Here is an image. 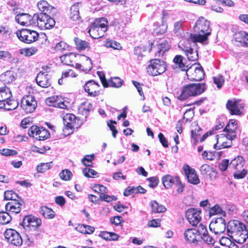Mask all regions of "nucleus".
Masks as SVG:
<instances>
[{
    "instance_id": "nucleus-12",
    "label": "nucleus",
    "mask_w": 248,
    "mask_h": 248,
    "mask_svg": "<svg viewBox=\"0 0 248 248\" xmlns=\"http://www.w3.org/2000/svg\"><path fill=\"white\" fill-rule=\"evenodd\" d=\"M37 84L43 88H47L51 85L50 76L40 72L36 78Z\"/></svg>"
},
{
    "instance_id": "nucleus-20",
    "label": "nucleus",
    "mask_w": 248,
    "mask_h": 248,
    "mask_svg": "<svg viewBox=\"0 0 248 248\" xmlns=\"http://www.w3.org/2000/svg\"><path fill=\"white\" fill-rule=\"evenodd\" d=\"M60 98L61 96L58 95L52 96L47 98L45 100V102L49 107L59 108L60 103Z\"/></svg>"
},
{
    "instance_id": "nucleus-39",
    "label": "nucleus",
    "mask_w": 248,
    "mask_h": 248,
    "mask_svg": "<svg viewBox=\"0 0 248 248\" xmlns=\"http://www.w3.org/2000/svg\"><path fill=\"white\" fill-rule=\"evenodd\" d=\"M162 101L164 105L167 107H170L171 101L170 99L168 97H163L162 98Z\"/></svg>"
},
{
    "instance_id": "nucleus-31",
    "label": "nucleus",
    "mask_w": 248,
    "mask_h": 248,
    "mask_svg": "<svg viewBox=\"0 0 248 248\" xmlns=\"http://www.w3.org/2000/svg\"><path fill=\"white\" fill-rule=\"evenodd\" d=\"M60 103H61L59 104V108H69L71 107L70 103L61 96Z\"/></svg>"
},
{
    "instance_id": "nucleus-24",
    "label": "nucleus",
    "mask_w": 248,
    "mask_h": 248,
    "mask_svg": "<svg viewBox=\"0 0 248 248\" xmlns=\"http://www.w3.org/2000/svg\"><path fill=\"white\" fill-rule=\"evenodd\" d=\"M104 46L107 47H111L114 49L120 50L122 49V46L119 43L112 40H107Z\"/></svg>"
},
{
    "instance_id": "nucleus-14",
    "label": "nucleus",
    "mask_w": 248,
    "mask_h": 248,
    "mask_svg": "<svg viewBox=\"0 0 248 248\" xmlns=\"http://www.w3.org/2000/svg\"><path fill=\"white\" fill-rule=\"evenodd\" d=\"M37 6L41 13L45 14L53 15L56 12V9L50 5L46 0H41L38 2Z\"/></svg>"
},
{
    "instance_id": "nucleus-51",
    "label": "nucleus",
    "mask_w": 248,
    "mask_h": 248,
    "mask_svg": "<svg viewBox=\"0 0 248 248\" xmlns=\"http://www.w3.org/2000/svg\"><path fill=\"white\" fill-rule=\"evenodd\" d=\"M246 81H247V82L248 83V77H246Z\"/></svg>"
},
{
    "instance_id": "nucleus-33",
    "label": "nucleus",
    "mask_w": 248,
    "mask_h": 248,
    "mask_svg": "<svg viewBox=\"0 0 248 248\" xmlns=\"http://www.w3.org/2000/svg\"><path fill=\"white\" fill-rule=\"evenodd\" d=\"M167 30V25L162 23L161 25L155 29V31L157 34H163L166 32Z\"/></svg>"
},
{
    "instance_id": "nucleus-9",
    "label": "nucleus",
    "mask_w": 248,
    "mask_h": 248,
    "mask_svg": "<svg viewBox=\"0 0 248 248\" xmlns=\"http://www.w3.org/2000/svg\"><path fill=\"white\" fill-rule=\"evenodd\" d=\"M16 35L20 41L27 44L36 41L38 38V33L36 31L29 29H22L18 31Z\"/></svg>"
},
{
    "instance_id": "nucleus-6",
    "label": "nucleus",
    "mask_w": 248,
    "mask_h": 248,
    "mask_svg": "<svg viewBox=\"0 0 248 248\" xmlns=\"http://www.w3.org/2000/svg\"><path fill=\"white\" fill-rule=\"evenodd\" d=\"M166 70L165 62L160 59H152L150 61L147 72L151 76H156L163 73Z\"/></svg>"
},
{
    "instance_id": "nucleus-26",
    "label": "nucleus",
    "mask_w": 248,
    "mask_h": 248,
    "mask_svg": "<svg viewBox=\"0 0 248 248\" xmlns=\"http://www.w3.org/2000/svg\"><path fill=\"white\" fill-rule=\"evenodd\" d=\"M85 62L84 63V69L83 71L85 72H89L93 67L92 62L91 59L87 56H83Z\"/></svg>"
},
{
    "instance_id": "nucleus-23",
    "label": "nucleus",
    "mask_w": 248,
    "mask_h": 248,
    "mask_svg": "<svg viewBox=\"0 0 248 248\" xmlns=\"http://www.w3.org/2000/svg\"><path fill=\"white\" fill-rule=\"evenodd\" d=\"M123 80L118 77L112 78L109 79L107 82L108 87H112L114 88H120L122 86Z\"/></svg>"
},
{
    "instance_id": "nucleus-19",
    "label": "nucleus",
    "mask_w": 248,
    "mask_h": 248,
    "mask_svg": "<svg viewBox=\"0 0 248 248\" xmlns=\"http://www.w3.org/2000/svg\"><path fill=\"white\" fill-rule=\"evenodd\" d=\"M74 40L76 48L79 51L84 50L86 49H89L90 48V44L86 41L78 37H75Z\"/></svg>"
},
{
    "instance_id": "nucleus-43",
    "label": "nucleus",
    "mask_w": 248,
    "mask_h": 248,
    "mask_svg": "<svg viewBox=\"0 0 248 248\" xmlns=\"http://www.w3.org/2000/svg\"><path fill=\"white\" fill-rule=\"evenodd\" d=\"M242 45L244 46H248V33L247 32H246V35L244 36Z\"/></svg>"
},
{
    "instance_id": "nucleus-15",
    "label": "nucleus",
    "mask_w": 248,
    "mask_h": 248,
    "mask_svg": "<svg viewBox=\"0 0 248 248\" xmlns=\"http://www.w3.org/2000/svg\"><path fill=\"white\" fill-rule=\"evenodd\" d=\"M186 21L181 20L175 22L173 25V31L174 33L179 37H181L184 34V29L186 27Z\"/></svg>"
},
{
    "instance_id": "nucleus-47",
    "label": "nucleus",
    "mask_w": 248,
    "mask_h": 248,
    "mask_svg": "<svg viewBox=\"0 0 248 248\" xmlns=\"http://www.w3.org/2000/svg\"><path fill=\"white\" fill-rule=\"evenodd\" d=\"M84 67V65H82L81 64H79V63L76 64V68L78 69H80L81 70L83 71Z\"/></svg>"
},
{
    "instance_id": "nucleus-50",
    "label": "nucleus",
    "mask_w": 248,
    "mask_h": 248,
    "mask_svg": "<svg viewBox=\"0 0 248 248\" xmlns=\"http://www.w3.org/2000/svg\"><path fill=\"white\" fill-rule=\"evenodd\" d=\"M62 82V79H59V80H58V82H59V83L60 84H62V82Z\"/></svg>"
},
{
    "instance_id": "nucleus-54",
    "label": "nucleus",
    "mask_w": 248,
    "mask_h": 248,
    "mask_svg": "<svg viewBox=\"0 0 248 248\" xmlns=\"http://www.w3.org/2000/svg\"><path fill=\"white\" fill-rule=\"evenodd\" d=\"M0 108H2V106H0Z\"/></svg>"
},
{
    "instance_id": "nucleus-11",
    "label": "nucleus",
    "mask_w": 248,
    "mask_h": 248,
    "mask_svg": "<svg viewBox=\"0 0 248 248\" xmlns=\"http://www.w3.org/2000/svg\"><path fill=\"white\" fill-rule=\"evenodd\" d=\"M15 19L18 24L22 26H28L35 23L33 17H31L28 14L21 13L17 14L16 16Z\"/></svg>"
},
{
    "instance_id": "nucleus-3",
    "label": "nucleus",
    "mask_w": 248,
    "mask_h": 248,
    "mask_svg": "<svg viewBox=\"0 0 248 248\" xmlns=\"http://www.w3.org/2000/svg\"><path fill=\"white\" fill-rule=\"evenodd\" d=\"M206 88L204 83L190 84L185 86L181 94L178 97L179 100H185L190 96H196L202 94Z\"/></svg>"
},
{
    "instance_id": "nucleus-37",
    "label": "nucleus",
    "mask_w": 248,
    "mask_h": 248,
    "mask_svg": "<svg viewBox=\"0 0 248 248\" xmlns=\"http://www.w3.org/2000/svg\"><path fill=\"white\" fill-rule=\"evenodd\" d=\"M186 1H187L190 3L197 4L201 5H204L206 3L205 0H184Z\"/></svg>"
},
{
    "instance_id": "nucleus-21",
    "label": "nucleus",
    "mask_w": 248,
    "mask_h": 248,
    "mask_svg": "<svg viewBox=\"0 0 248 248\" xmlns=\"http://www.w3.org/2000/svg\"><path fill=\"white\" fill-rule=\"evenodd\" d=\"M183 57L181 55H176L173 59L174 64L172 65L174 68H179L182 71L186 70L184 63L183 62Z\"/></svg>"
},
{
    "instance_id": "nucleus-27",
    "label": "nucleus",
    "mask_w": 248,
    "mask_h": 248,
    "mask_svg": "<svg viewBox=\"0 0 248 248\" xmlns=\"http://www.w3.org/2000/svg\"><path fill=\"white\" fill-rule=\"evenodd\" d=\"M7 4L8 8L14 12L18 9L19 3L15 0H8Z\"/></svg>"
},
{
    "instance_id": "nucleus-53",
    "label": "nucleus",
    "mask_w": 248,
    "mask_h": 248,
    "mask_svg": "<svg viewBox=\"0 0 248 248\" xmlns=\"http://www.w3.org/2000/svg\"><path fill=\"white\" fill-rule=\"evenodd\" d=\"M123 108L125 109V108H127L126 107H125Z\"/></svg>"
},
{
    "instance_id": "nucleus-28",
    "label": "nucleus",
    "mask_w": 248,
    "mask_h": 248,
    "mask_svg": "<svg viewBox=\"0 0 248 248\" xmlns=\"http://www.w3.org/2000/svg\"><path fill=\"white\" fill-rule=\"evenodd\" d=\"M214 82L217 88H220L224 82V79L222 76L219 75L214 77Z\"/></svg>"
},
{
    "instance_id": "nucleus-40",
    "label": "nucleus",
    "mask_w": 248,
    "mask_h": 248,
    "mask_svg": "<svg viewBox=\"0 0 248 248\" xmlns=\"http://www.w3.org/2000/svg\"><path fill=\"white\" fill-rule=\"evenodd\" d=\"M211 9L217 13H222L223 11V9L221 7L216 5H212Z\"/></svg>"
},
{
    "instance_id": "nucleus-30",
    "label": "nucleus",
    "mask_w": 248,
    "mask_h": 248,
    "mask_svg": "<svg viewBox=\"0 0 248 248\" xmlns=\"http://www.w3.org/2000/svg\"><path fill=\"white\" fill-rule=\"evenodd\" d=\"M245 35H246V32L241 31L236 33L234 35V38L237 42L243 44Z\"/></svg>"
},
{
    "instance_id": "nucleus-36",
    "label": "nucleus",
    "mask_w": 248,
    "mask_h": 248,
    "mask_svg": "<svg viewBox=\"0 0 248 248\" xmlns=\"http://www.w3.org/2000/svg\"><path fill=\"white\" fill-rule=\"evenodd\" d=\"M133 84L135 86V87L137 88L139 94L140 95H142L143 94V92L142 91L140 84L139 82H138L137 81H133Z\"/></svg>"
},
{
    "instance_id": "nucleus-35",
    "label": "nucleus",
    "mask_w": 248,
    "mask_h": 248,
    "mask_svg": "<svg viewBox=\"0 0 248 248\" xmlns=\"http://www.w3.org/2000/svg\"><path fill=\"white\" fill-rule=\"evenodd\" d=\"M0 33L3 35H9L10 34V30L8 26H0Z\"/></svg>"
},
{
    "instance_id": "nucleus-16",
    "label": "nucleus",
    "mask_w": 248,
    "mask_h": 248,
    "mask_svg": "<svg viewBox=\"0 0 248 248\" xmlns=\"http://www.w3.org/2000/svg\"><path fill=\"white\" fill-rule=\"evenodd\" d=\"M245 107V104L241 99L232 98L228 100L226 103L227 108H243Z\"/></svg>"
},
{
    "instance_id": "nucleus-46",
    "label": "nucleus",
    "mask_w": 248,
    "mask_h": 248,
    "mask_svg": "<svg viewBox=\"0 0 248 248\" xmlns=\"http://www.w3.org/2000/svg\"><path fill=\"white\" fill-rule=\"evenodd\" d=\"M168 16V13L167 12L163 11V12H162L163 22H165L166 20V18Z\"/></svg>"
},
{
    "instance_id": "nucleus-13",
    "label": "nucleus",
    "mask_w": 248,
    "mask_h": 248,
    "mask_svg": "<svg viewBox=\"0 0 248 248\" xmlns=\"http://www.w3.org/2000/svg\"><path fill=\"white\" fill-rule=\"evenodd\" d=\"M37 106V102L34 96L27 95L22 98L21 101V107L23 108L30 107L31 108H36Z\"/></svg>"
},
{
    "instance_id": "nucleus-52",
    "label": "nucleus",
    "mask_w": 248,
    "mask_h": 248,
    "mask_svg": "<svg viewBox=\"0 0 248 248\" xmlns=\"http://www.w3.org/2000/svg\"><path fill=\"white\" fill-rule=\"evenodd\" d=\"M1 12V8L0 7V13Z\"/></svg>"
},
{
    "instance_id": "nucleus-1",
    "label": "nucleus",
    "mask_w": 248,
    "mask_h": 248,
    "mask_svg": "<svg viewBox=\"0 0 248 248\" xmlns=\"http://www.w3.org/2000/svg\"><path fill=\"white\" fill-rule=\"evenodd\" d=\"M210 24V21L204 17H199L194 26V30L196 33L191 34L192 38L202 44H207L208 37L211 33Z\"/></svg>"
},
{
    "instance_id": "nucleus-7",
    "label": "nucleus",
    "mask_w": 248,
    "mask_h": 248,
    "mask_svg": "<svg viewBox=\"0 0 248 248\" xmlns=\"http://www.w3.org/2000/svg\"><path fill=\"white\" fill-rule=\"evenodd\" d=\"M196 64L186 69V74L187 78L191 81H201L204 77V74L202 67L200 64L195 66Z\"/></svg>"
},
{
    "instance_id": "nucleus-10",
    "label": "nucleus",
    "mask_w": 248,
    "mask_h": 248,
    "mask_svg": "<svg viewBox=\"0 0 248 248\" xmlns=\"http://www.w3.org/2000/svg\"><path fill=\"white\" fill-rule=\"evenodd\" d=\"M84 88L89 96L95 97L100 94L99 84L93 80L87 81L84 85Z\"/></svg>"
},
{
    "instance_id": "nucleus-42",
    "label": "nucleus",
    "mask_w": 248,
    "mask_h": 248,
    "mask_svg": "<svg viewBox=\"0 0 248 248\" xmlns=\"http://www.w3.org/2000/svg\"><path fill=\"white\" fill-rule=\"evenodd\" d=\"M226 6L233 7L234 6V2L232 0H223V3Z\"/></svg>"
},
{
    "instance_id": "nucleus-44",
    "label": "nucleus",
    "mask_w": 248,
    "mask_h": 248,
    "mask_svg": "<svg viewBox=\"0 0 248 248\" xmlns=\"http://www.w3.org/2000/svg\"><path fill=\"white\" fill-rule=\"evenodd\" d=\"M77 76V74H76L73 70H69V77H70L71 78H75Z\"/></svg>"
},
{
    "instance_id": "nucleus-18",
    "label": "nucleus",
    "mask_w": 248,
    "mask_h": 248,
    "mask_svg": "<svg viewBox=\"0 0 248 248\" xmlns=\"http://www.w3.org/2000/svg\"><path fill=\"white\" fill-rule=\"evenodd\" d=\"M79 3H78L72 6L70 9V18L71 20L78 21H79L80 17L79 13Z\"/></svg>"
},
{
    "instance_id": "nucleus-2",
    "label": "nucleus",
    "mask_w": 248,
    "mask_h": 248,
    "mask_svg": "<svg viewBox=\"0 0 248 248\" xmlns=\"http://www.w3.org/2000/svg\"><path fill=\"white\" fill-rule=\"evenodd\" d=\"M197 42H198V40L192 38L191 34L188 38H183L179 42V47L185 52L189 61H195L198 59L197 50L194 49Z\"/></svg>"
},
{
    "instance_id": "nucleus-45",
    "label": "nucleus",
    "mask_w": 248,
    "mask_h": 248,
    "mask_svg": "<svg viewBox=\"0 0 248 248\" xmlns=\"http://www.w3.org/2000/svg\"><path fill=\"white\" fill-rule=\"evenodd\" d=\"M206 99V98H202L197 101H195L194 103V105H196L197 106H199L203 102V101Z\"/></svg>"
},
{
    "instance_id": "nucleus-48",
    "label": "nucleus",
    "mask_w": 248,
    "mask_h": 248,
    "mask_svg": "<svg viewBox=\"0 0 248 248\" xmlns=\"http://www.w3.org/2000/svg\"><path fill=\"white\" fill-rule=\"evenodd\" d=\"M69 77V71L68 72H65L62 74V78H67Z\"/></svg>"
},
{
    "instance_id": "nucleus-38",
    "label": "nucleus",
    "mask_w": 248,
    "mask_h": 248,
    "mask_svg": "<svg viewBox=\"0 0 248 248\" xmlns=\"http://www.w3.org/2000/svg\"><path fill=\"white\" fill-rule=\"evenodd\" d=\"M239 19L240 21L248 25V14H241L239 16Z\"/></svg>"
},
{
    "instance_id": "nucleus-5",
    "label": "nucleus",
    "mask_w": 248,
    "mask_h": 248,
    "mask_svg": "<svg viewBox=\"0 0 248 248\" xmlns=\"http://www.w3.org/2000/svg\"><path fill=\"white\" fill-rule=\"evenodd\" d=\"M50 15L45 13H38L33 15V19L36 21L37 26L41 30H49L55 25V21Z\"/></svg>"
},
{
    "instance_id": "nucleus-41",
    "label": "nucleus",
    "mask_w": 248,
    "mask_h": 248,
    "mask_svg": "<svg viewBox=\"0 0 248 248\" xmlns=\"http://www.w3.org/2000/svg\"><path fill=\"white\" fill-rule=\"evenodd\" d=\"M10 54L7 51H0V59L9 58Z\"/></svg>"
},
{
    "instance_id": "nucleus-49",
    "label": "nucleus",
    "mask_w": 248,
    "mask_h": 248,
    "mask_svg": "<svg viewBox=\"0 0 248 248\" xmlns=\"http://www.w3.org/2000/svg\"><path fill=\"white\" fill-rule=\"evenodd\" d=\"M215 1H218L219 2L223 3V0H214Z\"/></svg>"
},
{
    "instance_id": "nucleus-22",
    "label": "nucleus",
    "mask_w": 248,
    "mask_h": 248,
    "mask_svg": "<svg viewBox=\"0 0 248 248\" xmlns=\"http://www.w3.org/2000/svg\"><path fill=\"white\" fill-rule=\"evenodd\" d=\"M75 58V56L72 53H68L63 55L60 57L61 61L62 63L66 65H71L73 60Z\"/></svg>"
},
{
    "instance_id": "nucleus-4",
    "label": "nucleus",
    "mask_w": 248,
    "mask_h": 248,
    "mask_svg": "<svg viewBox=\"0 0 248 248\" xmlns=\"http://www.w3.org/2000/svg\"><path fill=\"white\" fill-rule=\"evenodd\" d=\"M108 30V21L104 17L95 21L88 31L90 36L94 39H98L104 35Z\"/></svg>"
},
{
    "instance_id": "nucleus-34",
    "label": "nucleus",
    "mask_w": 248,
    "mask_h": 248,
    "mask_svg": "<svg viewBox=\"0 0 248 248\" xmlns=\"http://www.w3.org/2000/svg\"><path fill=\"white\" fill-rule=\"evenodd\" d=\"M97 74L100 79V80L102 82L103 86L104 87H108V85H107V82L108 81L106 80L104 73H103L101 72H98Z\"/></svg>"
},
{
    "instance_id": "nucleus-17",
    "label": "nucleus",
    "mask_w": 248,
    "mask_h": 248,
    "mask_svg": "<svg viewBox=\"0 0 248 248\" xmlns=\"http://www.w3.org/2000/svg\"><path fill=\"white\" fill-rule=\"evenodd\" d=\"M169 44L168 41L164 40L157 45L156 47L154 49L155 56L160 57L163 56L164 52L169 49Z\"/></svg>"
},
{
    "instance_id": "nucleus-32",
    "label": "nucleus",
    "mask_w": 248,
    "mask_h": 248,
    "mask_svg": "<svg viewBox=\"0 0 248 248\" xmlns=\"http://www.w3.org/2000/svg\"><path fill=\"white\" fill-rule=\"evenodd\" d=\"M145 49L144 47L137 46L134 48V54L138 57H142L144 56L143 53L145 52Z\"/></svg>"
},
{
    "instance_id": "nucleus-25",
    "label": "nucleus",
    "mask_w": 248,
    "mask_h": 248,
    "mask_svg": "<svg viewBox=\"0 0 248 248\" xmlns=\"http://www.w3.org/2000/svg\"><path fill=\"white\" fill-rule=\"evenodd\" d=\"M37 49L35 47L24 48L21 50V53L25 56H31L36 53Z\"/></svg>"
},
{
    "instance_id": "nucleus-8",
    "label": "nucleus",
    "mask_w": 248,
    "mask_h": 248,
    "mask_svg": "<svg viewBox=\"0 0 248 248\" xmlns=\"http://www.w3.org/2000/svg\"><path fill=\"white\" fill-rule=\"evenodd\" d=\"M12 96V94L10 89L6 87H2L0 88V102L4 103V108H8L11 106L13 107V108H17L18 103L15 100H8Z\"/></svg>"
},
{
    "instance_id": "nucleus-29",
    "label": "nucleus",
    "mask_w": 248,
    "mask_h": 248,
    "mask_svg": "<svg viewBox=\"0 0 248 248\" xmlns=\"http://www.w3.org/2000/svg\"><path fill=\"white\" fill-rule=\"evenodd\" d=\"M68 47V45L63 41L60 42L55 46V49L57 51H62L66 49Z\"/></svg>"
}]
</instances>
